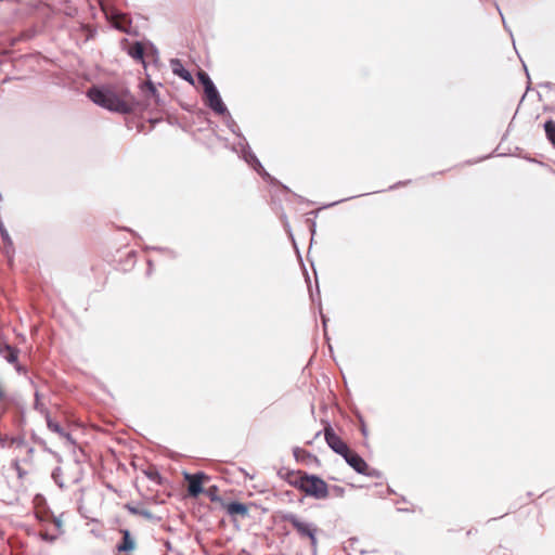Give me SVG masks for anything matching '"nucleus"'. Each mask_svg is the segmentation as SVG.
<instances>
[{
    "mask_svg": "<svg viewBox=\"0 0 555 555\" xmlns=\"http://www.w3.org/2000/svg\"><path fill=\"white\" fill-rule=\"evenodd\" d=\"M34 409L36 411H38L39 413H41L42 415H44V417L47 416V414H49V411L48 409L43 405V403H41L40 401V393L39 391H36L35 392V404H34Z\"/></svg>",
    "mask_w": 555,
    "mask_h": 555,
    "instance_id": "nucleus-19",
    "label": "nucleus"
},
{
    "mask_svg": "<svg viewBox=\"0 0 555 555\" xmlns=\"http://www.w3.org/2000/svg\"><path fill=\"white\" fill-rule=\"evenodd\" d=\"M12 467L15 469L18 478L22 479L25 476L26 472L21 467L20 462L17 460H15L12 463Z\"/></svg>",
    "mask_w": 555,
    "mask_h": 555,
    "instance_id": "nucleus-23",
    "label": "nucleus"
},
{
    "mask_svg": "<svg viewBox=\"0 0 555 555\" xmlns=\"http://www.w3.org/2000/svg\"><path fill=\"white\" fill-rule=\"evenodd\" d=\"M53 524H54V526H55L59 530H61V529H62V520H61V518H60V517H54V518H53Z\"/></svg>",
    "mask_w": 555,
    "mask_h": 555,
    "instance_id": "nucleus-28",
    "label": "nucleus"
},
{
    "mask_svg": "<svg viewBox=\"0 0 555 555\" xmlns=\"http://www.w3.org/2000/svg\"><path fill=\"white\" fill-rule=\"evenodd\" d=\"M42 539L46 541H53L54 537H50L48 533L42 534Z\"/></svg>",
    "mask_w": 555,
    "mask_h": 555,
    "instance_id": "nucleus-30",
    "label": "nucleus"
},
{
    "mask_svg": "<svg viewBox=\"0 0 555 555\" xmlns=\"http://www.w3.org/2000/svg\"><path fill=\"white\" fill-rule=\"evenodd\" d=\"M46 421H47V426L51 431H53V433L57 434L60 437L66 439L69 443H72V444L75 443L70 434L66 433L57 422L53 421L50 416V413L47 414Z\"/></svg>",
    "mask_w": 555,
    "mask_h": 555,
    "instance_id": "nucleus-11",
    "label": "nucleus"
},
{
    "mask_svg": "<svg viewBox=\"0 0 555 555\" xmlns=\"http://www.w3.org/2000/svg\"><path fill=\"white\" fill-rule=\"evenodd\" d=\"M122 539L121 542L117 545L118 552H130L134 550L135 543L132 539L130 531L127 529L121 530Z\"/></svg>",
    "mask_w": 555,
    "mask_h": 555,
    "instance_id": "nucleus-14",
    "label": "nucleus"
},
{
    "mask_svg": "<svg viewBox=\"0 0 555 555\" xmlns=\"http://www.w3.org/2000/svg\"><path fill=\"white\" fill-rule=\"evenodd\" d=\"M545 135L551 145L555 149V120L547 119L543 124Z\"/></svg>",
    "mask_w": 555,
    "mask_h": 555,
    "instance_id": "nucleus-16",
    "label": "nucleus"
},
{
    "mask_svg": "<svg viewBox=\"0 0 555 555\" xmlns=\"http://www.w3.org/2000/svg\"><path fill=\"white\" fill-rule=\"evenodd\" d=\"M539 87L545 88L548 90H553V89H555V83H553L551 81H544V82L539 83Z\"/></svg>",
    "mask_w": 555,
    "mask_h": 555,
    "instance_id": "nucleus-26",
    "label": "nucleus"
},
{
    "mask_svg": "<svg viewBox=\"0 0 555 555\" xmlns=\"http://www.w3.org/2000/svg\"><path fill=\"white\" fill-rule=\"evenodd\" d=\"M360 474L367 476V477H375V478L380 477V473L376 468H371L367 464H366V470L364 473H360Z\"/></svg>",
    "mask_w": 555,
    "mask_h": 555,
    "instance_id": "nucleus-22",
    "label": "nucleus"
},
{
    "mask_svg": "<svg viewBox=\"0 0 555 555\" xmlns=\"http://www.w3.org/2000/svg\"><path fill=\"white\" fill-rule=\"evenodd\" d=\"M183 477L185 481H188V493L193 498H197L203 492V481L209 479V477L203 472H197L195 474L185 472Z\"/></svg>",
    "mask_w": 555,
    "mask_h": 555,
    "instance_id": "nucleus-6",
    "label": "nucleus"
},
{
    "mask_svg": "<svg viewBox=\"0 0 555 555\" xmlns=\"http://www.w3.org/2000/svg\"><path fill=\"white\" fill-rule=\"evenodd\" d=\"M305 487L302 492L317 500L326 499L328 495L327 483L317 475L305 474Z\"/></svg>",
    "mask_w": 555,
    "mask_h": 555,
    "instance_id": "nucleus-4",
    "label": "nucleus"
},
{
    "mask_svg": "<svg viewBox=\"0 0 555 555\" xmlns=\"http://www.w3.org/2000/svg\"><path fill=\"white\" fill-rule=\"evenodd\" d=\"M305 474L302 472H286L283 478L293 487L299 489L300 491L305 487Z\"/></svg>",
    "mask_w": 555,
    "mask_h": 555,
    "instance_id": "nucleus-12",
    "label": "nucleus"
},
{
    "mask_svg": "<svg viewBox=\"0 0 555 555\" xmlns=\"http://www.w3.org/2000/svg\"><path fill=\"white\" fill-rule=\"evenodd\" d=\"M300 452H304V451H302L301 449H299V448H295V449H294V456H295L296 459H298V455H299V453H300Z\"/></svg>",
    "mask_w": 555,
    "mask_h": 555,
    "instance_id": "nucleus-31",
    "label": "nucleus"
},
{
    "mask_svg": "<svg viewBox=\"0 0 555 555\" xmlns=\"http://www.w3.org/2000/svg\"><path fill=\"white\" fill-rule=\"evenodd\" d=\"M346 463L352 467L358 474L364 473L366 470V462L356 452H352L350 449L345 456H343Z\"/></svg>",
    "mask_w": 555,
    "mask_h": 555,
    "instance_id": "nucleus-8",
    "label": "nucleus"
},
{
    "mask_svg": "<svg viewBox=\"0 0 555 555\" xmlns=\"http://www.w3.org/2000/svg\"><path fill=\"white\" fill-rule=\"evenodd\" d=\"M324 438L327 446L337 454L345 456L348 452L349 447L344 442L340 437L334 431L331 425L324 428Z\"/></svg>",
    "mask_w": 555,
    "mask_h": 555,
    "instance_id": "nucleus-7",
    "label": "nucleus"
},
{
    "mask_svg": "<svg viewBox=\"0 0 555 555\" xmlns=\"http://www.w3.org/2000/svg\"><path fill=\"white\" fill-rule=\"evenodd\" d=\"M362 434H363V435H366V429H365V427H363V428H362Z\"/></svg>",
    "mask_w": 555,
    "mask_h": 555,
    "instance_id": "nucleus-38",
    "label": "nucleus"
},
{
    "mask_svg": "<svg viewBox=\"0 0 555 555\" xmlns=\"http://www.w3.org/2000/svg\"><path fill=\"white\" fill-rule=\"evenodd\" d=\"M344 201H345V199L336 201L335 203L331 204L330 206H333V205L339 204L340 202H344Z\"/></svg>",
    "mask_w": 555,
    "mask_h": 555,
    "instance_id": "nucleus-33",
    "label": "nucleus"
},
{
    "mask_svg": "<svg viewBox=\"0 0 555 555\" xmlns=\"http://www.w3.org/2000/svg\"><path fill=\"white\" fill-rule=\"evenodd\" d=\"M170 67L175 75L179 76L180 78L188 81L189 83L194 85V79H193L192 74L188 69L184 68V66L180 60L172 59L170 61Z\"/></svg>",
    "mask_w": 555,
    "mask_h": 555,
    "instance_id": "nucleus-9",
    "label": "nucleus"
},
{
    "mask_svg": "<svg viewBox=\"0 0 555 555\" xmlns=\"http://www.w3.org/2000/svg\"><path fill=\"white\" fill-rule=\"evenodd\" d=\"M145 475H146V477H147L150 480L155 481V482H158V483L160 482L162 477H160L159 473H158L155 468H154V469L146 470V472H145Z\"/></svg>",
    "mask_w": 555,
    "mask_h": 555,
    "instance_id": "nucleus-20",
    "label": "nucleus"
},
{
    "mask_svg": "<svg viewBox=\"0 0 555 555\" xmlns=\"http://www.w3.org/2000/svg\"><path fill=\"white\" fill-rule=\"evenodd\" d=\"M147 88H149V91H150L153 95H155V94H156V88H155V86H154L152 82H149V83H147Z\"/></svg>",
    "mask_w": 555,
    "mask_h": 555,
    "instance_id": "nucleus-29",
    "label": "nucleus"
},
{
    "mask_svg": "<svg viewBox=\"0 0 555 555\" xmlns=\"http://www.w3.org/2000/svg\"><path fill=\"white\" fill-rule=\"evenodd\" d=\"M125 507L127 508V511L129 513H131L133 515H140V516H142V517H144L146 519H152L153 518V514L149 509H146V508H144L142 506H134V505H131V504H126Z\"/></svg>",
    "mask_w": 555,
    "mask_h": 555,
    "instance_id": "nucleus-17",
    "label": "nucleus"
},
{
    "mask_svg": "<svg viewBox=\"0 0 555 555\" xmlns=\"http://www.w3.org/2000/svg\"><path fill=\"white\" fill-rule=\"evenodd\" d=\"M217 491H218V488L216 486H212L207 490V495L210 498L211 501H215L218 499V496L216 495Z\"/></svg>",
    "mask_w": 555,
    "mask_h": 555,
    "instance_id": "nucleus-24",
    "label": "nucleus"
},
{
    "mask_svg": "<svg viewBox=\"0 0 555 555\" xmlns=\"http://www.w3.org/2000/svg\"><path fill=\"white\" fill-rule=\"evenodd\" d=\"M324 325L326 324V319L323 314H321Z\"/></svg>",
    "mask_w": 555,
    "mask_h": 555,
    "instance_id": "nucleus-34",
    "label": "nucleus"
},
{
    "mask_svg": "<svg viewBox=\"0 0 555 555\" xmlns=\"http://www.w3.org/2000/svg\"><path fill=\"white\" fill-rule=\"evenodd\" d=\"M494 7H495V9L498 10L499 14H500V15H501V17H502V22H503V26H504V28H505L507 31H509V33H511V29H509V28H508V26L506 25L505 20H504V16H503V13H502V11H501V9H500V5L498 4V2H496V1H494Z\"/></svg>",
    "mask_w": 555,
    "mask_h": 555,
    "instance_id": "nucleus-25",
    "label": "nucleus"
},
{
    "mask_svg": "<svg viewBox=\"0 0 555 555\" xmlns=\"http://www.w3.org/2000/svg\"><path fill=\"white\" fill-rule=\"evenodd\" d=\"M115 28L124 33H129L131 22L126 16H120L114 22Z\"/></svg>",
    "mask_w": 555,
    "mask_h": 555,
    "instance_id": "nucleus-18",
    "label": "nucleus"
},
{
    "mask_svg": "<svg viewBox=\"0 0 555 555\" xmlns=\"http://www.w3.org/2000/svg\"><path fill=\"white\" fill-rule=\"evenodd\" d=\"M225 509L230 516L240 515L242 517H246L248 515L247 505L241 502H231L225 506Z\"/></svg>",
    "mask_w": 555,
    "mask_h": 555,
    "instance_id": "nucleus-13",
    "label": "nucleus"
},
{
    "mask_svg": "<svg viewBox=\"0 0 555 555\" xmlns=\"http://www.w3.org/2000/svg\"><path fill=\"white\" fill-rule=\"evenodd\" d=\"M59 472H60V468L54 469V472L52 473V477H53V479L55 480V482L59 485V487H60V488H63V487H64L63 482H62V481H60V480H57V474H59Z\"/></svg>",
    "mask_w": 555,
    "mask_h": 555,
    "instance_id": "nucleus-27",
    "label": "nucleus"
},
{
    "mask_svg": "<svg viewBox=\"0 0 555 555\" xmlns=\"http://www.w3.org/2000/svg\"><path fill=\"white\" fill-rule=\"evenodd\" d=\"M397 511L398 512H413V509H411V508H405V507H400V506L397 507Z\"/></svg>",
    "mask_w": 555,
    "mask_h": 555,
    "instance_id": "nucleus-32",
    "label": "nucleus"
},
{
    "mask_svg": "<svg viewBox=\"0 0 555 555\" xmlns=\"http://www.w3.org/2000/svg\"><path fill=\"white\" fill-rule=\"evenodd\" d=\"M144 46L140 41L132 42L127 49V53L129 56H131L134 61L141 63L145 66V60H144Z\"/></svg>",
    "mask_w": 555,
    "mask_h": 555,
    "instance_id": "nucleus-10",
    "label": "nucleus"
},
{
    "mask_svg": "<svg viewBox=\"0 0 555 555\" xmlns=\"http://www.w3.org/2000/svg\"><path fill=\"white\" fill-rule=\"evenodd\" d=\"M231 131L235 134H237L240 138L243 139L244 143H240L241 145V152H242V155H243V158L244 160L249 165L251 166L259 175H261L263 178H267L269 180H271V176L264 170V168L262 167L261 163L259 162V159L257 158V156L250 151L248 144L246 143L245 141V138L242 137L241 133H238L236 131L237 129V126L235 125V122L233 120H231Z\"/></svg>",
    "mask_w": 555,
    "mask_h": 555,
    "instance_id": "nucleus-5",
    "label": "nucleus"
},
{
    "mask_svg": "<svg viewBox=\"0 0 555 555\" xmlns=\"http://www.w3.org/2000/svg\"><path fill=\"white\" fill-rule=\"evenodd\" d=\"M0 352L9 363H15L17 361L18 351L10 345L5 344L3 348L0 349Z\"/></svg>",
    "mask_w": 555,
    "mask_h": 555,
    "instance_id": "nucleus-15",
    "label": "nucleus"
},
{
    "mask_svg": "<svg viewBox=\"0 0 555 555\" xmlns=\"http://www.w3.org/2000/svg\"><path fill=\"white\" fill-rule=\"evenodd\" d=\"M0 235H1L2 240H3V242H7L9 245H12V241L10 238L9 232L5 229V227H4L2 221H0Z\"/></svg>",
    "mask_w": 555,
    "mask_h": 555,
    "instance_id": "nucleus-21",
    "label": "nucleus"
},
{
    "mask_svg": "<svg viewBox=\"0 0 555 555\" xmlns=\"http://www.w3.org/2000/svg\"><path fill=\"white\" fill-rule=\"evenodd\" d=\"M197 79L203 86L206 105L218 115H229L228 108L209 75L204 70H199L197 73Z\"/></svg>",
    "mask_w": 555,
    "mask_h": 555,
    "instance_id": "nucleus-2",
    "label": "nucleus"
},
{
    "mask_svg": "<svg viewBox=\"0 0 555 555\" xmlns=\"http://www.w3.org/2000/svg\"><path fill=\"white\" fill-rule=\"evenodd\" d=\"M282 520L291 524L301 539H309L312 548H317V533L319 529L313 522L304 520L302 518L293 513L283 514Z\"/></svg>",
    "mask_w": 555,
    "mask_h": 555,
    "instance_id": "nucleus-3",
    "label": "nucleus"
},
{
    "mask_svg": "<svg viewBox=\"0 0 555 555\" xmlns=\"http://www.w3.org/2000/svg\"><path fill=\"white\" fill-rule=\"evenodd\" d=\"M343 492H344V489H341V488H339V489L337 490V493H340V494H341Z\"/></svg>",
    "mask_w": 555,
    "mask_h": 555,
    "instance_id": "nucleus-37",
    "label": "nucleus"
},
{
    "mask_svg": "<svg viewBox=\"0 0 555 555\" xmlns=\"http://www.w3.org/2000/svg\"><path fill=\"white\" fill-rule=\"evenodd\" d=\"M88 96L94 104L119 114L132 113L137 104L129 91L118 93L111 87H92L88 90Z\"/></svg>",
    "mask_w": 555,
    "mask_h": 555,
    "instance_id": "nucleus-1",
    "label": "nucleus"
},
{
    "mask_svg": "<svg viewBox=\"0 0 555 555\" xmlns=\"http://www.w3.org/2000/svg\"><path fill=\"white\" fill-rule=\"evenodd\" d=\"M524 69L526 70V74L529 77V73H528L527 66L525 64H524Z\"/></svg>",
    "mask_w": 555,
    "mask_h": 555,
    "instance_id": "nucleus-35",
    "label": "nucleus"
},
{
    "mask_svg": "<svg viewBox=\"0 0 555 555\" xmlns=\"http://www.w3.org/2000/svg\"><path fill=\"white\" fill-rule=\"evenodd\" d=\"M343 492H344V489H341V488H339V489L337 490V493H340V494H341Z\"/></svg>",
    "mask_w": 555,
    "mask_h": 555,
    "instance_id": "nucleus-36",
    "label": "nucleus"
}]
</instances>
